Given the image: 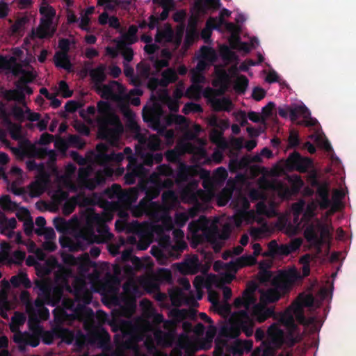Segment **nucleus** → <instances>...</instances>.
Returning <instances> with one entry per match:
<instances>
[{
	"instance_id": "nucleus-13",
	"label": "nucleus",
	"mask_w": 356,
	"mask_h": 356,
	"mask_svg": "<svg viewBox=\"0 0 356 356\" xmlns=\"http://www.w3.org/2000/svg\"><path fill=\"white\" fill-rule=\"evenodd\" d=\"M172 175V168L167 164L159 165L156 171L149 176V181L154 184L152 189H148L144 184L145 179L141 181L139 179V187L151 199L156 198L160 192L161 188H171L173 186V181L169 178Z\"/></svg>"
},
{
	"instance_id": "nucleus-37",
	"label": "nucleus",
	"mask_w": 356,
	"mask_h": 356,
	"mask_svg": "<svg viewBox=\"0 0 356 356\" xmlns=\"http://www.w3.org/2000/svg\"><path fill=\"white\" fill-rule=\"evenodd\" d=\"M162 115L161 108L154 104L153 106L147 105L143 108V118L145 121L156 122Z\"/></svg>"
},
{
	"instance_id": "nucleus-26",
	"label": "nucleus",
	"mask_w": 356,
	"mask_h": 356,
	"mask_svg": "<svg viewBox=\"0 0 356 356\" xmlns=\"http://www.w3.org/2000/svg\"><path fill=\"white\" fill-rule=\"evenodd\" d=\"M287 163L293 169L305 172L312 167V161L309 158L302 157L300 154L294 152L289 156Z\"/></svg>"
},
{
	"instance_id": "nucleus-35",
	"label": "nucleus",
	"mask_w": 356,
	"mask_h": 356,
	"mask_svg": "<svg viewBox=\"0 0 356 356\" xmlns=\"http://www.w3.org/2000/svg\"><path fill=\"white\" fill-rule=\"evenodd\" d=\"M200 200L195 202L193 207L188 209L186 211L177 212L175 216V224L179 227H182L185 225L186 222L190 219L194 218L197 214V211L200 208L197 203Z\"/></svg>"
},
{
	"instance_id": "nucleus-51",
	"label": "nucleus",
	"mask_w": 356,
	"mask_h": 356,
	"mask_svg": "<svg viewBox=\"0 0 356 356\" xmlns=\"http://www.w3.org/2000/svg\"><path fill=\"white\" fill-rule=\"evenodd\" d=\"M63 296V291L58 287L52 288L49 296L44 298L47 305L54 307L57 305Z\"/></svg>"
},
{
	"instance_id": "nucleus-19",
	"label": "nucleus",
	"mask_w": 356,
	"mask_h": 356,
	"mask_svg": "<svg viewBox=\"0 0 356 356\" xmlns=\"http://www.w3.org/2000/svg\"><path fill=\"white\" fill-rule=\"evenodd\" d=\"M185 153L193 154L194 159L198 162H200L202 159H206L207 154L203 147L195 148L190 143L179 140L175 148L167 151L165 155L167 161L175 163L179 157Z\"/></svg>"
},
{
	"instance_id": "nucleus-49",
	"label": "nucleus",
	"mask_w": 356,
	"mask_h": 356,
	"mask_svg": "<svg viewBox=\"0 0 356 356\" xmlns=\"http://www.w3.org/2000/svg\"><path fill=\"white\" fill-rule=\"evenodd\" d=\"M172 234L175 240V244H171L170 243H168L170 241V238H168L166 242V245L169 247H172V248L174 250L184 249L186 247V243L184 241V232L180 229H177L172 232Z\"/></svg>"
},
{
	"instance_id": "nucleus-55",
	"label": "nucleus",
	"mask_w": 356,
	"mask_h": 356,
	"mask_svg": "<svg viewBox=\"0 0 356 356\" xmlns=\"http://www.w3.org/2000/svg\"><path fill=\"white\" fill-rule=\"evenodd\" d=\"M11 245L3 241L0 243V265H10Z\"/></svg>"
},
{
	"instance_id": "nucleus-46",
	"label": "nucleus",
	"mask_w": 356,
	"mask_h": 356,
	"mask_svg": "<svg viewBox=\"0 0 356 356\" xmlns=\"http://www.w3.org/2000/svg\"><path fill=\"white\" fill-rule=\"evenodd\" d=\"M167 125L175 124L179 126L182 131L187 129L189 127V122L186 118L180 115H169L166 118Z\"/></svg>"
},
{
	"instance_id": "nucleus-45",
	"label": "nucleus",
	"mask_w": 356,
	"mask_h": 356,
	"mask_svg": "<svg viewBox=\"0 0 356 356\" xmlns=\"http://www.w3.org/2000/svg\"><path fill=\"white\" fill-rule=\"evenodd\" d=\"M106 70L105 65H100L90 72V75L92 80L95 83L96 88L97 86L102 84V83L105 80Z\"/></svg>"
},
{
	"instance_id": "nucleus-48",
	"label": "nucleus",
	"mask_w": 356,
	"mask_h": 356,
	"mask_svg": "<svg viewBox=\"0 0 356 356\" xmlns=\"http://www.w3.org/2000/svg\"><path fill=\"white\" fill-rule=\"evenodd\" d=\"M26 317L22 313H15L14 316L11 318V321L9 324L10 330L14 333V334H17L18 333H22L20 332L19 328L20 326L23 325L25 323Z\"/></svg>"
},
{
	"instance_id": "nucleus-50",
	"label": "nucleus",
	"mask_w": 356,
	"mask_h": 356,
	"mask_svg": "<svg viewBox=\"0 0 356 356\" xmlns=\"http://www.w3.org/2000/svg\"><path fill=\"white\" fill-rule=\"evenodd\" d=\"M295 319L296 320L293 309H290V307L281 317V321L286 330H298Z\"/></svg>"
},
{
	"instance_id": "nucleus-24",
	"label": "nucleus",
	"mask_w": 356,
	"mask_h": 356,
	"mask_svg": "<svg viewBox=\"0 0 356 356\" xmlns=\"http://www.w3.org/2000/svg\"><path fill=\"white\" fill-rule=\"evenodd\" d=\"M139 96L140 95L136 94L131 95L129 102L127 103H122L120 108L121 112L127 119V126L134 131H138L139 130V126L135 120V114L129 109L128 106H127V104L131 102V104L134 106L140 105V100Z\"/></svg>"
},
{
	"instance_id": "nucleus-7",
	"label": "nucleus",
	"mask_w": 356,
	"mask_h": 356,
	"mask_svg": "<svg viewBox=\"0 0 356 356\" xmlns=\"http://www.w3.org/2000/svg\"><path fill=\"white\" fill-rule=\"evenodd\" d=\"M152 199L146 195V198L141 200L138 208L134 211L136 216L145 214L160 223L159 232H170L174 227L173 220L170 215V210L179 204L178 197L172 191H168L162 194V204L152 202Z\"/></svg>"
},
{
	"instance_id": "nucleus-39",
	"label": "nucleus",
	"mask_w": 356,
	"mask_h": 356,
	"mask_svg": "<svg viewBox=\"0 0 356 356\" xmlns=\"http://www.w3.org/2000/svg\"><path fill=\"white\" fill-rule=\"evenodd\" d=\"M256 259L253 256H242L236 259V263L232 261L230 264L222 265L220 261H216L213 267H245L246 266H252L254 264Z\"/></svg>"
},
{
	"instance_id": "nucleus-4",
	"label": "nucleus",
	"mask_w": 356,
	"mask_h": 356,
	"mask_svg": "<svg viewBox=\"0 0 356 356\" xmlns=\"http://www.w3.org/2000/svg\"><path fill=\"white\" fill-rule=\"evenodd\" d=\"M200 175L203 180L204 190H197L199 181H193L183 188L180 192V198L184 203H195L201 200L203 203L209 202L214 196L216 185L222 184L227 177V172L223 167L218 168L212 177L210 171L200 168L198 165H187L179 161L175 177L177 184L186 181L188 178Z\"/></svg>"
},
{
	"instance_id": "nucleus-61",
	"label": "nucleus",
	"mask_w": 356,
	"mask_h": 356,
	"mask_svg": "<svg viewBox=\"0 0 356 356\" xmlns=\"http://www.w3.org/2000/svg\"><path fill=\"white\" fill-rule=\"evenodd\" d=\"M161 58L156 60L154 63V66L156 72H159L161 68L167 67L169 65V60L171 58V52L164 49L161 51Z\"/></svg>"
},
{
	"instance_id": "nucleus-20",
	"label": "nucleus",
	"mask_w": 356,
	"mask_h": 356,
	"mask_svg": "<svg viewBox=\"0 0 356 356\" xmlns=\"http://www.w3.org/2000/svg\"><path fill=\"white\" fill-rule=\"evenodd\" d=\"M250 203L246 197H239L236 199L234 204L235 213L230 218L236 227L243 224L252 223L255 220V212L250 210Z\"/></svg>"
},
{
	"instance_id": "nucleus-12",
	"label": "nucleus",
	"mask_w": 356,
	"mask_h": 356,
	"mask_svg": "<svg viewBox=\"0 0 356 356\" xmlns=\"http://www.w3.org/2000/svg\"><path fill=\"white\" fill-rule=\"evenodd\" d=\"M332 228L327 222L316 218L309 224L304 232V236L311 245L315 247L320 252L321 246L325 248V253L329 249V241L332 236Z\"/></svg>"
},
{
	"instance_id": "nucleus-18",
	"label": "nucleus",
	"mask_w": 356,
	"mask_h": 356,
	"mask_svg": "<svg viewBox=\"0 0 356 356\" xmlns=\"http://www.w3.org/2000/svg\"><path fill=\"white\" fill-rule=\"evenodd\" d=\"M63 309L59 313L55 314V321L57 324H62L66 321L69 315L66 309L73 312V316L79 318H89L94 316V312L92 309L85 305H81L78 303L76 306L75 302L70 298L64 299L62 302Z\"/></svg>"
},
{
	"instance_id": "nucleus-1",
	"label": "nucleus",
	"mask_w": 356,
	"mask_h": 356,
	"mask_svg": "<svg viewBox=\"0 0 356 356\" xmlns=\"http://www.w3.org/2000/svg\"><path fill=\"white\" fill-rule=\"evenodd\" d=\"M103 197L109 209L105 210L102 214L87 210L79 217L74 216L70 220L62 218L54 220L57 231L72 234L74 237V242L67 238L60 241L61 245L70 250H76L83 249L90 243H101L111 240L113 234L105 222L113 219V211L119 210L120 219L115 222L116 230L129 234L127 243L136 244L138 250H146L152 242V230L146 222L140 224L135 220L128 222L127 209L131 203L129 194L123 191L119 185L113 184L104 192Z\"/></svg>"
},
{
	"instance_id": "nucleus-9",
	"label": "nucleus",
	"mask_w": 356,
	"mask_h": 356,
	"mask_svg": "<svg viewBox=\"0 0 356 356\" xmlns=\"http://www.w3.org/2000/svg\"><path fill=\"white\" fill-rule=\"evenodd\" d=\"M8 70L13 74L19 77L17 82L16 90H8L5 92V97L8 100L22 101L25 95H31L33 90L26 86V83L31 82L35 77V74L30 70L29 65L24 67L17 63L14 57H0V70Z\"/></svg>"
},
{
	"instance_id": "nucleus-47",
	"label": "nucleus",
	"mask_w": 356,
	"mask_h": 356,
	"mask_svg": "<svg viewBox=\"0 0 356 356\" xmlns=\"http://www.w3.org/2000/svg\"><path fill=\"white\" fill-rule=\"evenodd\" d=\"M216 4V0H195L193 9L198 14H202L211 8H215Z\"/></svg>"
},
{
	"instance_id": "nucleus-32",
	"label": "nucleus",
	"mask_w": 356,
	"mask_h": 356,
	"mask_svg": "<svg viewBox=\"0 0 356 356\" xmlns=\"http://www.w3.org/2000/svg\"><path fill=\"white\" fill-rule=\"evenodd\" d=\"M153 97L165 104L171 111L177 112L179 108V100L169 96L167 89L162 88L153 93Z\"/></svg>"
},
{
	"instance_id": "nucleus-15",
	"label": "nucleus",
	"mask_w": 356,
	"mask_h": 356,
	"mask_svg": "<svg viewBox=\"0 0 356 356\" xmlns=\"http://www.w3.org/2000/svg\"><path fill=\"white\" fill-rule=\"evenodd\" d=\"M97 92L102 97L113 100L120 106L122 103L129 102L131 95H141L143 94V91L140 88H134L127 92L124 87L115 81H111L108 84L97 86Z\"/></svg>"
},
{
	"instance_id": "nucleus-16",
	"label": "nucleus",
	"mask_w": 356,
	"mask_h": 356,
	"mask_svg": "<svg viewBox=\"0 0 356 356\" xmlns=\"http://www.w3.org/2000/svg\"><path fill=\"white\" fill-rule=\"evenodd\" d=\"M150 67L149 65L145 63H140L137 65V72L138 76L141 78H149L147 83L148 88H150L153 93H155L158 86H161L163 88H165L170 83H174L177 79V75L176 71L172 68H168L161 73V78L160 79L149 77L150 76Z\"/></svg>"
},
{
	"instance_id": "nucleus-3",
	"label": "nucleus",
	"mask_w": 356,
	"mask_h": 356,
	"mask_svg": "<svg viewBox=\"0 0 356 356\" xmlns=\"http://www.w3.org/2000/svg\"><path fill=\"white\" fill-rule=\"evenodd\" d=\"M258 287L256 281H250L242 296L234 300V306L237 309L243 307L244 309L234 312L231 314L227 323L220 330L222 336L236 339L243 332L247 337H251L254 332L255 321L263 323L275 315L273 307H267L256 304L255 292Z\"/></svg>"
},
{
	"instance_id": "nucleus-44",
	"label": "nucleus",
	"mask_w": 356,
	"mask_h": 356,
	"mask_svg": "<svg viewBox=\"0 0 356 356\" xmlns=\"http://www.w3.org/2000/svg\"><path fill=\"white\" fill-rule=\"evenodd\" d=\"M196 313L197 311L193 308L189 309L174 308L172 309L171 315L182 321L186 318L195 320L196 318Z\"/></svg>"
},
{
	"instance_id": "nucleus-6",
	"label": "nucleus",
	"mask_w": 356,
	"mask_h": 356,
	"mask_svg": "<svg viewBox=\"0 0 356 356\" xmlns=\"http://www.w3.org/2000/svg\"><path fill=\"white\" fill-rule=\"evenodd\" d=\"M288 181L291 184V188L281 181H270L264 177L259 179V188L252 189L249 193V197L252 200H261L257 204V213L268 217L275 216L276 203L274 200L267 201V195L276 193L282 200L289 199L297 193L303 186L302 180L297 175L288 177Z\"/></svg>"
},
{
	"instance_id": "nucleus-25",
	"label": "nucleus",
	"mask_w": 356,
	"mask_h": 356,
	"mask_svg": "<svg viewBox=\"0 0 356 356\" xmlns=\"http://www.w3.org/2000/svg\"><path fill=\"white\" fill-rule=\"evenodd\" d=\"M51 174H42L37 175L35 179L27 187V192L32 197H38L44 193L47 188Z\"/></svg>"
},
{
	"instance_id": "nucleus-53",
	"label": "nucleus",
	"mask_w": 356,
	"mask_h": 356,
	"mask_svg": "<svg viewBox=\"0 0 356 356\" xmlns=\"http://www.w3.org/2000/svg\"><path fill=\"white\" fill-rule=\"evenodd\" d=\"M318 206L319 202L318 203L317 201L316 200H312V201L308 202L305 207V209L303 211L302 220L308 222L312 218L316 216Z\"/></svg>"
},
{
	"instance_id": "nucleus-58",
	"label": "nucleus",
	"mask_w": 356,
	"mask_h": 356,
	"mask_svg": "<svg viewBox=\"0 0 356 356\" xmlns=\"http://www.w3.org/2000/svg\"><path fill=\"white\" fill-rule=\"evenodd\" d=\"M10 283L14 287H18L22 285L26 289L31 287V282L28 278L26 273L21 272L17 275L13 276L10 279Z\"/></svg>"
},
{
	"instance_id": "nucleus-22",
	"label": "nucleus",
	"mask_w": 356,
	"mask_h": 356,
	"mask_svg": "<svg viewBox=\"0 0 356 356\" xmlns=\"http://www.w3.org/2000/svg\"><path fill=\"white\" fill-rule=\"evenodd\" d=\"M329 193L330 187L327 183L324 182L318 186L316 194L319 197L320 209H327L330 204L340 208L341 200L344 197V193L341 190H334L332 200H330L329 199Z\"/></svg>"
},
{
	"instance_id": "nucleus-38",
	"label": "nucleus",
	"mask_w": 356,
	"mask_h": 356,
	"mask_svg": "<svg viewBox=\"0 0 356 356\" xmlns=\"http://www.w3.org/2000/svg\"><path fill=\"white\" fill-rule=\"evenodd\" d=\"M138 28L131 25L129 27L127 33H124L120 38L115 39L114 41L118 43V47H120L121 44H133L137 40L136 33Z\"/></svg>"
},
{
	"instance_id": "nucleus-8",
	"label": "nucleus",
	"mask_w": 356,
	"mask_h": 356,
	"mask_svg": "<svg viewBox=\"0 0 356 356\" xmlns=\"http://www.w3.org/2000/svg\"><path fill=\"white\" fill-rule=\"evenodd\" d=\"M96 122L99 137L106 140L111 145L116 146L124 128L108 102L100 101L97 103Z\"/></svg>"
},
{
	"instance_id": "nucleus-59",
	"label": "nucleus",
	"mask_w": 356,
	"mask_h": 356,
	"mask_svg": "<svg viewBox=\"0 0 356 356\" xmlns=\"http://www.w3.org/2000/svg\"><path fill=\"white\" fill-rule=\"evenodd\" d=\"M310 115L309 110L304 106H297L296 107H290L289 118L291 121L296 120L300 116L308 118Z\"/></svg>"
},
{
	"instance_id": "nucleus-31",
	"label": "nucleus",
	"mask_w": 356,
	"mask_h": 356,
	"mask_svg": "<svg viewBox=\"0 0 356 356\" xmlns=\"http://www.w3.org/2000/svg\"><path fill=\"white\" fill-rule=\"evenodd\" d=\"M138 284L147 292L152 293L159 289V283L155 273H151L140 276L138 278Z\"/></svg>"
},
{
	"instance_id": "nucleus-42",
	"label": "nucleus",
	"mask_w": 356,
	"mask_h": 356,
	"mask_svg": "<svg viewBox=\"0 0 356 356\" xmlns=\"http://www.w3.org/2000/svg\"><path fill=\"white\" fill-rule=\"evenodd\" d=\"M17 221L15 218H6L0 211V232L7 236L9 232H13L16 227Z\"/></svg>"
},
{
	"instance_id": "nucleus-14",
	"label": "nucleus",
	"mask_w": 356,
	"mask_h": 356,
	"mask_svg": "<svg viewBox=\"0 0 356 356\" xmlns=\"http://www.w3.org/2000/svg\"><path fill=\"white\" fill-rule=\"evenodd\" d=\"M27 153L30 156L44 158L47 156L48 161L46 163H37L34 161H26V168L29 170H35L37 175L42 174H52L57 172L56 165V153L54 150H45L37 149L35 145H29Z\"/></svg>"
},
{
	"instance_id": "nucleus-29",
	"label": "nucleus",
	"mask_w": 356,
	"mask_h": 356,
	"mask_svg": "<svg viewBox=\"0 0 356 356\" xmlns=\"http://www.w3.org/2000/svg\"><path fill=\"white\" fill-rule=\"evenodd\" d=\"M172 309L168 312V317L170 318L169 320H164L163 323V328L166 330H168V332H160V334L162 335V337L165 341L167 346H171L172 341L173 339V334L170 332H175L176 330V327L177 325L181 322V320L171 315Z\"/></svg>"
},
{
	"instance_id": "nucleus-43",
	"label": "nucleus",
	"mask_w": 356,
	"mask_h": 356,
	"mask_svg": "<svg viewBox=\"0 0 356 356\" xmlns=\"http://www.w3.org/2000/svg\"><path fill=\"white\" fill-rule=\"evenodd\" d=\"M54 60L56 67L63 68L68 72L72 70V65L67 53L56 52L54 55Z\"/></svg>"
},
{
	"instance_id": "nucleus-54",
	"label": "nucleus",
	"mask_w": 356,
	"mask_h": 356,
	"mask_svg": "<svg viewBox=\"0 0 356 356\" xmlns=\"http://www.w3.org/2000/svg\"><path fill=\"white\" fill-rule=\"evenodd\" d=\"M56 334H57V339H60L61 341L71 344L74 340V332L70 330L67 328H64L58 325V329L56 330Z\"/></svg>"
},
{
	"instance_id": "nucleus-27",
	"label": "nucleus",
	"mask_w": 356,
	"mask_h": 356,
	"mask_svg": "<svg viewBox=\"0 0 356 356\" xmlns=\"http://www.w3.org/2000/svg\"><path fill=\"white\" fill-rule=\"evenodd\" d=\"M110 340L109 334L104 329L92 332L88 335V343L103 349L108 348Z\"/></svg>"
},
{
	"instance_id": "nucleus-40",
	"label": "nucleus",
	"mask_w": 356,
	"mask_h": 356,
	"mask_svg": "<svg viewBox=\"0 0 356 356\" xmlns=\"http://www.w3.org/2000/svg\"><path fill=\"white\" fill-rule=\"evenodd\" d=\"M29 252L33 254L29 255L26 259V264L29 266H33L37 264L38 261H42L45 258L44 251L40 248H35V245L32 243L29 247Z\"/></svg>"
},
{
	"instance_id": "nucleus-63",
	"label": "nucleus",
	"mask_w": 356,
	"mask_h": 356,
	"mask_svg": "<svg viewBox=\"0 0 356 356\" xmlns=\"http://www.w3.org/2000/svg\"><path fill=\"white\" fill-rule=\"evenodd\" d=\"M200 58H202L211 64L216 60L217 55L213 49L208 47H202L200 50Z\"/></svg>"
},
{
	"instance_id": "nucleus-62",
	"label": "nucleus",
	"mask_w": 356,
	"mask_h": 356,
	"mask_svg": "<svg viewBox=\"0 0 356 356\" xmlns=\"http://www.w3.org/2000/svg\"><path fill=\"white\" fill-rule=\"evenodd\" d=\"M124 291L131 296H138L140 292L137 283L134 280H129L123 284Z\"/></svg>"
},
{
	"instance_id": "nucleus-57",
	"label": "nucleus",
	"mask_w": 356,
	"mask_h": 356,
	"mask_svg": "<svg viewBox=\"0 0 356 356\" xmlns=\"http://www.w3.org/2000/svg\"><path fill=\"white\" fill-rule=\"evenodd\" d=\"M337 271L332 273L330 277L327 278L325 285L321 289L320 293L323 299L328 296L332 297L334 289V280L337 277Z\"/></svg>"
},
{
	"instance_id": "nucleus-21",
	"label": "nucleus",
	"mask_w": 356,
	"mask_h": 356,
	"mask_svg": "<svg viewBox=\"0 0 356 356\" xmlns=\"http://www.w3.org/2000/svg\"><path fill=\"white\" fill-rule=\"evenodd\" d=\"M314 302V298L312 294L300 293L297 300L291 305L290 309H293L296 321L303 325H309L315 323V317L307 318L305 316L304 307H312Z\"/></svg>"
},
{
	"instance_id": "nucleus-36",
	"label": "nucleus",
	"mask_w": 356,
	"mask_h": 356,
	"mask_svg": "<svg viewBox=\"0 0 356 356\" xmlns=\"http://www.w3.org/2000/svg\"><path fill=\"white\" fill-rule=\"evenodd\" d=\"M139 131L140 129L135 132L137 133L136 138L140 144L146 145L147 147L152 151L160 149L161 141L157 136L151 135L148 138H146L143 134L139 133Z\"/></svg>"
},
{
	"instance_id": "nucleus-10",
	"label": "nucleus",
	"mask_w": 356,
	"mask_h": 356,
	"mask_svg": "<svg viewBox=\"0 0 356 356\" xmlns=\"http://www.w3.org/2000/svg\"><path fill=\"white\" fill-rule=\"evenodd\" d=\"M287 270H280L272 280V288L267 289L261 294V299L265 303H273L287 293L291 286L302 281L304 277L309 275L311 268H301L302 273L298 268H287Z\"/></svg>"
},
{
	"instance_id": "nucleus-33",
	"label": "nucleus",
	"mask_w": 356,
	"mask_h": 356,
	"mask_svg": "<svg viewBox=\"0 0 356 356\" xmlns=\"http://www.w3.org/2000/svg\"><path fill=\"white\" fill-rule=\"evenodd\" d=\"M284 331L275 323L268 329V338L270 343L276 348H280L284 345Z\"/></svg>"
},
{
	"instance_id": "nucleus-34",
	"label": "nucleus",
	"mask_w": 356,
	"mask_h": 356,
	"mask_svg": "<svg viewBox=\"0 0 356 356\" xmlns=\"http://www.w3.org/2000/svg\"><path fill=\"white\" fill-rule=\"evenodd\" d=\"M253 346L251 340H236L231 346L227 347V352L232 353V356H241L245 352H250Z\"/></svg>"
},
{
	"instance_id": "nucleus-11",
	"label": "nucleus",
	"mask_w": 356,
	"mask_h": 356,
	"mask_svg": "<svg viewBox=\"0 0 356 356\" xmlns=\"http://www.w3.org/2000/svg\"><path fill=\"white\" fill-rule=\"evenodd\" d=\"M188 229V238H191L193 243L195 244L204 241L213 243L218 238L226 239L230 233L229 226L225 225L220 234L218 231L216 222L204 216H201L198 220L191 222Z\"/></svg>"
},
{
	"instance_id": "nucleus-17",
	"label": "nucleus",
	"mask_w": 356,
	"mask_h": 356,
	"mask_svg": "<svg viewBox=\"0 0 356 356\" xmlns=\"http://www.w3.org/2000/svg\"><path fill=\"white\" fill-rule=\"evenodd\" d=\"M40 13L42 16L40 24L36 30L33 31V35L38 38H49L56 31V27L52 22L56 11L49 3L43 1L40 7Z\"/></svg>"
},
{
	"instance_id": "nucleus-41",
	"label": "nucleus",
	"mask_w": 356,
	"mask_h": 356,
	"mask_svg": "<svg viewBox=\"0 0 356 356\" xmlns=\"http://www.w3.org/2000/svg\"><path fill=\"white\" fill-rule=\"evenodd\" d=\"M210 102L213 110L220 111H230L233 108V104L231 100L226 97L212 98Z\"/></svg>"
},
{
	"instance_id": "nucleus-2",
	"label": "nucleus",
	"mask_w": 356,
	"mask_h": 356,
	"mask_svg": "<svg viewBox=\"0 0 356 356\" xmlns=\"http://www.w3.org/2000/svg\"><path fill=\"white\" fill-rule=\"evenodd\" d=\"M96 151L95 162L101 168H104V172H97L95 180H92L88 179L90 175V168H82L80 170V181L84 183L89 188H94L107 177H111L115 172V165L123 161L125 156L129 161L127 172L124 175V181L127 184H133L136 179H140L141 181H143L147 174V171L144 168V165L152 166L154 162L159 163L163 160V154L161 153L154 154H147L140 156L143 163L138 164V157L140 154V152L138 151L134 155L130 147H125L122 153L108 154V146L106 143L98 144L96 147Z\"/></svg>"
},
{
	"instance_id": "nucleus-56",
	"label": "nucleus",
	"mask_w": 356,
	"mask_h": 356,
	"mask_svg": "<svg viewBox=\"0 0 356 356\" xmlns=\"http://www.w3.org/2000/svg\"><path fill=\"white\" fill-rule=\"evenodd\" d=\"M57 329H58V325L53 327L51 331H43L40 327L38 326L36 331L39 333L40 336H41L43 343L50 345L54 342L55 339H57V334H56Z\"/></svg>"
},
{
	"instance_id": "nucleus-64",
	"label": "nucleus",
	"mask_w": 356,
	"mask_h": 356,
	"mask_svg": "<svg viewBox=\"0 0 356 356\" xmlns=\"http://www.w3.org/2000/svg\"><path fill=\"white\" fill-rule=\"evenodd\" d=\"M262 343L265 346V348H257L252 352L251 356H274L275 347H272L270 344H267L266 341H264Z\"/></svg>"
},
{
	"instance_id": "nucleus-28",
	"label": "nucleus",
	"mask_w": 356,
	"mask_h": 356,
	"mask_svg": "<svg viewBox=\"0 0 356 356\" xmlns=\"http://www.w3.org/2000/svg\"><path fill=\"white\" fill-rule=\"evenodd\" d=\"M216 79L213 81V86L217 88L220 93H224L229 85V76L223 67H215Z\"/></svg>"
},
{
	"instance_id": "nucleus-60",
	"label": "nucleus",
	"mask_w": 356,
	"mask_h": 356,
	"mask_svg": "<svg viewBox=\"0 0 356 356\" xmlns=\"http://www.w3.org/2000/svg\"><path fill=\"white\" fill-rule=\"evenodd\" d=\"M210 140L212 143H215L218 147L220 149H225L227 147V143L222 137V131L213 129L209 134Z\"/></svg>"
},
{
	"instance_id": "nucleus-52",
	"label": "nucleus",
	"mask_w": 356,
	"mask_h": 356,
	"mask_svg": "<svg viewBox=\"0 0 356 356\" xmlns=\"http://www.w3.org/2000/svg\"><path fill=\"white\" fill-rule=\"evenodd\" d=\"M286 332H284V345L291 348L298 343L301 338L299 335L298 330H286Z\"/></svg>"
},
{
	"instance_id": "nucleus-30",
	"label": "nucleus",
	"mask_w": 356,
	"mask_h": 356,
	"mask_svg": "<svg viewBox=\"0 0 356 356\" xmlns=\"http://www.w3.org/2000/svg\"><path fill=\"white\" fill-rule=\"evenodd\" d=\"M38 334H29L28 332L18 333L14 334L13 341L15 343L20 346H31L32 347H37L40 341V336L35 330Z\"/></svg>"
},
{
	"instance_id": "nucleus-5",
	"label": "nucleus",
	"mask_w": 356,
	"mask_h": 356,
	"mask_svg": "<svg viewBox=\"0 0 356 356\" xmlns=\"http://www.w3.org/2000/svg\"><path fill=\"white\" fill-rule=\"evenodd\" d=\"M93 161H95V158L93 159ZM94 163L89 165L85 169L90 168V175L88 179L95 180L96 174L97 172H104V168L102 169L95 170ZM96 164H97L96 163ZM83 168H80L78 171V177L76 179V184H75L73 181L74 173L76 170V166L72 163H69L65 166V173L63 175L57 176L56 182L58 185V188L56 190H51L49 192V195L51 196L52 203L54 206L58 207L61 205L63 202V213L65 215H70L72 213L75 209L76 205L79 204L82 206H86L91 203L92 200L90 197H86L83 199V202L80 201L81 196L76 195L68 198V193L64 191L61 188H65L70 191L76 192L79 189L81 188H88L89 190H92L95 188L99 184L104 183L106 179L97 184L94 188L88 187L84 183L80 181L79 175L80 170Z\"/></svg>"
},
{
	"instance_id": "nucleus-23",
	"label": "nucleus",
	"mask_w": 356,
	"mask_h": 356,
	"mask_svg": "<svg viewBox=\"0 0 356 356\" xmlns=\"http://www.w3.org/2000/svg\"><path fill=\"white\" fill-rule=\"evenodd\" d=\"M3 178L13 193L15 194L21 193L19 186L23 183L24 178L22 169L17 166H13L7 175L3 173Z\"/></svg>"
}]
</instances>
